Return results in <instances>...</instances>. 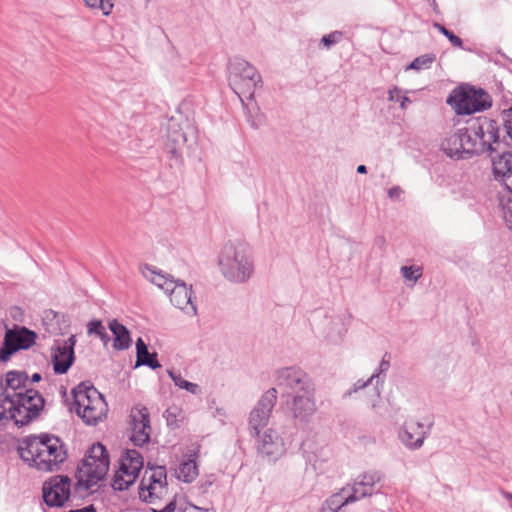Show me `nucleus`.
Wrapping results in <instances>:
<instances>
[{
  "mask_svg": "<svg viewBox=\"0 0 512 512\" xmlns=\"http://www.w3.org/2000/svg\"><path fill=\"white\" fill-rule=\"evenodd\" d=\"M131 436L130 440L136 446L149 442L151 434L150 415L146 407L134 408L130 414Z\"/></svg>",
  "mask_w": 512,
  "mask_h": 512,
  "instance_id": "a211bd4d",
  "label": "nucleus"
},
{
  "mask_svg": "<svg viewBox=\"0 0 512 512\" xmlns=\"http://www.w3.org/2000/svg\"><path fill=\"white\" fill-rule=\"evenodd\" d=\"M278 391L272 387L265 391L257 401L249 415V430L251 436H259L260 428L268 424L272 410L277 402Z\"/></svg>",
  "mask_w": 512,
  "mask_h": 512,
  "instance_id": "9b49d317",
  "label": "nucleus"
},
{
  "mask_svg": "<svg viewBox=\"0 0 512 512\" xmlns=\"http://www.w3.org/2000/svg\"><path fill=\"white\" fill-rule=\"evenodd\" d=\"M347 489L344 488L340 493L333 494L329 497L322 508L321 512H341L343 506L352 503L357 500L355 494L351 491V493L347 494Z\"/></svg>",
  "mask_w": 512,
  "mask_h": 512,
  "instance_id": "cd10ccee",
  "label": "nucleus"
},
{
  "mask_svg": "<svg viewBox=\"0 0 512 512\" xmlns=\"http://www.w3.org/2000/svg\"><path fill=\"white\" fill-rule=\"evenodd\" d=\"M75 344L76 338L74 335H71L67 340L62 342L55 341L52 347L51 360L56 374H65L73 365L75 360Z\"/></svg>",
  "mask_w": 512,
  "mask_h": 512,
  "instance_id": "f3484780",
  "label": "nucleus"
},
{
  "mask_svg": "<svg viewBox=\"0 0 512 512\" xmlns=\"http://www.w3.org/2000/svg\"><path fill=\"white\" fill-rule=\"evenodd\" d=\"M172 305L185 311L188 314L195 315L197 313L196 306L192 300V287L181 280H177L166 293Z\"/></svg>",
  "mask_w": 512,
  "mask_h": 512,
  "instance_id": "6ab92c4d",
  "label": "nucleus"
},
{
  "mask_svg": "<svg viewBox=\"0 0 512 512\" xmlns=\"http://www.w3.org/2000/svg\"><path fill=\"white\" fill-rule=\"evenodd\" d=\"M342 36L343 34L340 31H333L329 34H326L321 38L320 46H323L326 49H330L333 45L337 44L341 40Z\"/></svg>",
  "mask_w": 512,
  "mask_h": 512,
  "instance_id": "e433bc0d",
  "label": "nucleus"
},
{
  "mask_svg": "<svg viewBox=\"0 0 512 512\" xmlns=\"http://www.w3.org/2000/svg\"><path fill=\"white\" fill-rule=\"evenodd\" d=\"M98 337L102 340V342L104 343V345H107V343L110 341V337L108 335V333L106 332V329L103 330V332H101Z\"/></svg>",
  "mask_w": 512,
  "mask_h": 512,
  "instance_id": "09e8293b",
  "label": "nucleus"
},
{
  "mask_svg": "<svg viewBox=\"0 0 512 512\" xmlns=\"http://www.w3.org/2000/svg\"><path fill=\"white\" fill-rule=\"evenodd\" d=\"M167 373L171 380L174 382V384L180 389H185L186 391L194 395L200 393L199 385L183 379L180 373H177L172 369L168 370Z\"/></svg>",
  "mask_w": 512,
  "mask_h": 512,
  "instance_id": "473e14b6",
  "label": "nucleus"
},
{
  "mask_svg": "<svg viewBox=\"0 0 512 512\" xmlns=\"http://www.w3.org/2000/svg\"><path fill=\"white\" fill-rule=\"evenodd\" d=\"M68 512H96V509L94 508L93 505H88L81 509L69 510Z\"/></svg>",
  "mask_w": 512,
  "mask_h": 512,
  "instance_id": "de8ad7c7",
  "label": "nucleus"
},
{
  "mask_svg": "<svg viewBox=\"0 0 512 512\" xmlns=\"http://www.w3.org/2000/svg\"><path fill=\"white\" fill-rule=\"evenodd\" d=\"M315 388L285 400V406L296 423L308 424L317 411Z\"/></svg>",
  "mask_w": 512,
  "mask_h": 512,
  "instance_id": "f8f14e48",
  "label": "nucleus"
},
{
  "mask_svg": "<svg viewBox=\"0 0 512 512\" xmlns=\"http://www.w3.org/2000/svg\"><path fill=\"white\" fill-rule=\"evenodd\" d=\"M503 123L508 136L512 140V107L503 111Z\"/></svg>",
  "mask_w": 512,
  "mask_h": 512,
  "instance_id": "a19ab883",
  "label": "nucleus"
},
{
  "mask_svg": "<svg viewBox=\"0 0 512 512\" xmlns=\"http://www.w3.org/2000/svg\"><path fill=\"white\" fill-rule=\"evenodd\" d=\"M135 480L136 478H134L131 474L119 468L114 475L112 487L114 490L123 491L128 489L135 482Z\"/></svg>",
  "mask_w": 512,
  "mask_h": 512,
  "instance_id": "2f4dec72",
  "label": "nucleus"
},
{
  "mask_svg": "<svg viewBox=\"0 0 512 512\" xmlns=\"http://www.w3.org/2000/svg\"><path fill=\"white\" fill-rule=\"evenodd\" d=\"M381 480V474L378 471L365 472L358 476L351 488L357 500L373 494L375 485Z\"/></svg>",
  "mask_w": 512,
  "mask_h": 512,
  "instance_id": "4be33fe9",
  "label": "nucleus"
},
{
  "mask_svg": "<svg viewBox=\"0 0 512 512\" xmlns=\"http://www.w3.org/2000/svg\"><path fill=\"white\" fill-rule=\"evenodd\" d=\"M37 334L25 326L15 325L7 329L2 347L0 348V362L9 360L12 354L19 350H25L35 344Z\"/></svg>",
  "mask_w": 512,
  "mask_h": 512,
  "instance_id": "9d476101",
  "label": "nucleus"
},
{
  "mask_svg": "<svg viewBox=\"0 0 512 512\" xmlns=\"http://www.w3.org/2000/svg\"><path fill=\"white\" fill-rule=\"evenodd\" d=\"M499 127L487 117L471 118L466 126L451 132L441 143V150L450 158L468 159L474 154L496 153Z\"/></svg>",
  "mask_w": 512,
  "mask_h": 512,
  "instance_id": "f257e3e1",
  "label": "nucleus"
},
{
  "mask_svg": "<svg viewBox=\"0 0 512 512\" xmlns=\"http://www.w3.org/2000/svg\"><path fill=\"white\" fill-rule=\"evenodd\" d=\"M109 455L104 445L95 443L87 451L76 472V490H91L103 480L109 469Z\"/></svg>",
  "mask_w": 512,
  "mask_h": 512,
  "instance_id": "20e7f679",
  "label": "nucleus"
},
{
  "mask_svg": "<svg viewBox=\"0 0 512 512\" xmlns=\"http://www.w3.org/2000/svg\"><path fill=\"white\" fill-rule=\"evenodd\" d=\"M41 380V375L39 373H34L32 375V379L30 380V385L33 383V382H39Z\"/></svg>",
  "mask_w": 512,
  "mask_h": 512,
  "instance_id": "3c124183",
  "label": "nucleus"
},
{
  "mask_svg": "<svg viewBox=\"0 0 512 512\" xmlns=\"http://www.w3.org/2000/svg\"><path fill=\"white\" fill-rule=\"evenodd\" d=\"M109 329L114 335L113 347L116 350H126L131 346L132 339L129 330L116 319L109 322Z\"/></svg>",
  "mask_w": 512,
  "mask_h": 512,
  "instance_id": "a878e982",
  "label": "nucleus"
},
{
  "mask_svg": "<svg viewBox=\"0 0 512 512\" xmlns=\"http://www.w3.org/2000/svg\"><path fill=\"white\" fill-rule=\"evenodd\" d=\"M430 6L433 8L434 11H437L438 9V5H437V2L436 0H428Z\"/></svg>",
  "mask_w": 512,
  "mask_h": 512,
  "instance_id": "5fc2aeb1",
  "label": "nucleus"
},
{
  "mask_svg": "<svg viewBox=\"0 0 512 512\" xmlns=\"http://www.w3.org/2000/svg\"><path fill=\"white\" fill-rule=\"evenodd\" d=\"M433 26L441 34H443L445 37H447V39L449 40V42L451 43L452 46L463 49V41L460 37L455 35L452 31H450L449 29H447L444 25H442L440 23L435 22L433 24Z\"/></svg>",
  "mask_w": 512,
  "mask_h": 512,
  "instance_id": "f704fd0d",
  "label": "nucleus"
},
{
  "mask_svg": "<svg viewBox=\"0 0 512 512\" xmlns=\"http://www.w3.org/2000/svg\"><path fill=\"white\" fill-rule=\"evenodd\" d=\"M401 90L398 87H393L388 91V100L393 102H399L402 109L406 108L407 103L410 102L409 97L401 96Z\"/></svg>",
  "mask_w": 512,
  "mask_h": 512,
  "instance_id": "4c0bfd02",
  "label": "nucleus"
},
{
  "mask_svg": "<svg viewBox=\"0 0 512 512\" xmlns=\"http://www.w3.org/2000/svg\"><path fill=\"white\" fill-rule=\"evenodd\" d=\"M176 476L185 483H191L198 476V466L195 458L189 456L184 459L176 469Z\"/></svg>",
  "mask_w": 512,
  "mask_h": 512,
  "instance_id": "c756f323",
  "label": "nucleus"
},
{
  "mask_svg": "<svg viewBox=\"0 0 512 512\" xmlns=\"http://www.w3.org/2000/svg\"><path fill=\"white\" fill-rule=\"evenodd\" d=\"M347 331V328L345 327V325L342 323V328L338 331V340L341 341L343 336L345 335Z\"/></svg>",
  "mask_w": 512,
  "mask_h": 512,
  "instance_id": "8fccbe9b",
  "label": "nucleus"
},
{
  "mask_svg": "<svg viewBox=\"0 0 512 512\" xmlns=\"http://www.w3.org/2000/svg\"><path fill=\"white\" fill-rule=\"evenodd\" d=\"M176 411H177V408L174 407V408H169L165 411V417H166V420H167V423L168 425H174L177 421L176 419Z\"/></svg>",
  "mask_w": 512,
  "mask_h": 512,
  "instance_id": "c03bdc74",
  "label": "nucleus"
},
{
  "mask_svg": "<svg viewBox=\"0 0 512 512\" xmlns=\"http://www.w3.org/2000/svg\"><path fill=\"white\" fill-rule=\"evenodd\" d=\"M18 453L30 466L46 472L58 470L67 458L61 440L48 434L25 437L18 445Z\"/></svg>",
  "mask_w": 512,
  "mask_h": 512,
  "instance_id": "f03ea898",
  "label": "nucleus"
},
{
  "mask_svg": "<svg viewBox=\"0 0 512 512\" xmlns=\"http://www.w3.org/2000/svg\"><path fill=\"white\" fill-rule=\"evenodd\" d=\"M436 60L434 54H423L416 57L407 67V69L423 70L431 67L432 63Z\"/></svg>",
  "mask_w": 512,
  "mask_h": 512,
  "instance_id": "72a5a7b5",
  "label": "nucleus"
},
{
  "mask_svg": "<svg viewBox=\"0 0 512 512\" xmlns=\"http://www.w3.org/2000/svg\"><path fill=\"white\" fill-rule=\"evenodd\" d=\"M274 376L275 383L281 390V397L284 400L303 392L307 393L308 390L315 388L311 377L297 366L277 369Z\"/></svg>",
  "mask_w": 512,
  "mask_h": 512,
  "instance_id": "0eeeda50",
  "label": "nucleus"
},
{
  "mask_svg": "<svg viewBox=\"0 0 512 512\" xmlns=\"http://www.w3.org/2000/svg\"><path fill=\"white\" fill-rule=\"evenodd\" d=\"M378 377V374H372L367 380H362V379H359L357 380L354 385H353V389L351 390H348L346 393H345V396H349L351 395L353 392H357L361 389H364L365 387H367L368 385L372 384L374 381H375V378Z\"/></svg>",
  "mask_w": 512,
  "mask_h": 512,
  "instance_id": "ea45409f",
  "label": "nucleus"
},
{
  "mask_svg": "<svg viewBox=\"0 0 512 512\" xmlns=\"http://www.w3.org/2000/svg\"><path fill=\"white\" fill-rule=\"evenodd\" d=\"M433 422L427 425L418 421H405L399 431V439L410 450H417L429 436Z\"/></svg>",
  "mask_w": 512,
  "mask_h": 512,
  "instance_id": "dca6fc26",
  "label": "nucleus"
},
{
  "mask_svg": "<svg viewBox=\"0 0 512 512\" xmlns=\"http://www.w3.org/2000/svg\"><path fill=\"white\" fill-rule=\"evenodd\" d=\"M136 367L138 366H148L149 368L155 370L161 367L157 359V353H150L148 350V346L143 341L142 338H138L136 341Z\"/></svg>",
  "mask_w": 512,
  "mask_h": 512,
  "instance_id": "bb28decb",
  "label": "nucleus"
},
{
  "mask_svg": "<svg viewBox=\"0 0 512 512\" xmlns=\"http://www.w3.org/2000/svg\"><path fill=\"white\" fill-rule=\"evenodd\" d=\"M402 194V189L399 186H394L388 190V196L391 199H398Z\"/></svg>",
  "mask_w": 512,
  "mask_h": 512,
  "instance_id": "49530a36",
  "label": "nucleus"
},
{
  "mask_svg": "<svg viewBox=\"0 0 512 512\" xmlns=\"http://www.w3.org/2000/svg\"><path fill=\"white\" fill-rule=\"evenodd\" d=\"M376 244L379 245V246H382L385 244V238L382 237V236H379L376 238Z\"/></svg>",
  "mask_w": 512,
  "mask_h": 512,
  "instance_id": "864d4df0",
  "label": "nucleus"
},
{
  "mask_svg": "<svg viewBox=\"0 0 512 512\" xmlns=\"http://www.w3.org/2000/svg\"><path fill=\"white\" fill-rule=\"evenodd\" d=\"M143 465L144 461L142 455L137 450L127 449L120 459L119 468L125 470L137 479Z\"/></svg>",
  "mask_w": 512,
  "mask_h": 512,
  "instance_id": "393cba45",
  "label": "nucleus"
},
{
  "mask_svg": "<svg viewBox=\"0 0 512 512\" xmlns=\"http://www.w3.org/2000/svg\"><path fill=\"white\" fill-rule=\"evenodd\" d=\"M141 274L148 281L164 290L165 293L170 291L171 286L177 281L171 275L158 271L155 267L144 265L141 267Z\"/></svg>",
  "mask_w": 512,
  "mask_h": 512,
  "instance_id": "b1692460",
  "label": "nucleus"
},
{
  "mask_svg": "<svg viewBox=\"0 0 512 512\" xmlns=\"http://www.w3.org/2000/svg\"><path fill=\"white\" fill-rule=\"evenodd\" d=\"M15 408L10 417L13 418L15 425L23 427L33 420L37 419L44 408L45 400L35 389H25L23 393L12 398Z\"/></svg>",
  "mask_w": 512,
  "mask_h": 512,
  "instance_id": "6e6552de",
  "label": "nucleus"
},
{
  "mask_svg": "<svg viewBox=\"0 0 512 512\" xmlns=\"http://www.w3.org/2000/svg\"><path fill=\"white\" fill-rule=\"evenodd\" d=\"M221 275L234 284L247 283L254 274V257L251 248L244 243L228 242L218 255Z\"/></svg>",
  "mask_w": 512,
  "mask_h": 512,
  "instance_id": "7ed1b4c3",
  "label": "nucleus"
},
{
  "mask_svg": "<svg viewBox=\"0 0 512 512\" xmlns=\"http://www.w3.org/2000/svg\"><path fill=\"white\" fill-rule=\"evenodd\" d=\"M2 394L10 395V399L23 393L25 389H31L30 379L24 371H9L5 375V382H1Z\"/></svg>",
  "mask_w": 512,
  "mask_h": 512,
  "instance_id": "412c9836",
  "label": "nucleus"
},
{
  "mask_svg": "<svg viewBox=\"0 0 512 512\" xmlns=\"http://www.w3.org/2000/svg\"><path fill=\"white\" fill-rule=\"evenodd\" d=\"M401 273L405 279L415 282L422 276L421 268L415 266H402Z\"/></svg>",
  "mask_w": 512,
  "mask_h": 512,
  "instance_id": "58836bf2",
  "label": "nucleus"
},
{
  "mask_svg": "<svg viewBox=\"0 0 512 512\" xmlns=\"http://www.w3.org/2000/svg\"><path fill=\"white\" fill-rule=\"evenodd\" d=\"M213 483H214V479H212L211 477H209L205 480H201L197 485L198 493L199 494L208 493V491H209L210 487L213 485Z\"/></svg>",
  "mask_w": 512,
  "mask_h": 512,
  "instance_id": "37998d69",
  "label": "nucleus"
},
{
  "mask_svg": "<svg viewBox=\"0 0 512 512\" xmlns=\"http://www.w3.org/2000/svg\"><path fill=\"white\" fill-rule=\"evenodd\" d=\"M103 330H105V327L100 320H92L87 325L88 334H96L98 336Z\"/></svg>",
  "mask_w": 512,
  "mask_h": 512,
  "instance_id": "79ce46f5",
  "label": "nucleus"
},
{
  "mask_svg": "<svg viewBox=\"0 0 512 512\" xmlns=\"http://www.w3.org/2000/svg\"><path fill=\"white\" fill-rule=\"evenodd\" d=\"M139 486V498L155 503L167 494V472L164 466H149Z\"/></svg>",
  "mask_w": 512,
  "mask_h": 512,
  "instance_id": "1a4fd4ad",
  "label": "nucleus"
},
{
  "mask_svg": "<svg viewBox=\"0 0 512 512\" xmlns=\"http://www.w3.org/2000/svg\"><path fill=\"white\" fill-rule=\"evenodd\" d=\"M187 142L185 133L182 132L178 123L170 119L167 126L166 149L173 157L181 156V148Z\"/></svg>",
  "mask_w": 512,
  "mask_h": 512,
  "instance_id": "5701e85b",
  "label": "nucleus"
},
{
  "mask_svg": "<svg viewBox=\"0 0 512 512\" xmlns=\"http://www.w3.org/2000/svg\"><path fill=\"white\" fill-rule=\"evenodd\" d=\"M86 5L92 9L101 10L103 15H109L113 9V3L110 0H84Z\"/></svg>",
  "mask_w": 512,
  "mask_h": 512,
  "instance_id": "c9c22d12",
  "label": "nucleus"
},
{
  "mask_svg": "<svg viewBox=\"0 0 512 512\" xmlns=\"http://www.w3.org/2000/svg\"><path fill=\"white\" fill-rule=\"evenodd\" d=\"M43 500L49 507H62L70 497L71 479L65 475H56L43 484Z\"/></svg>",
  "mask_w": 512,
  "mask_h": 512,
  "instance_id": "4468645a",
  "label": "nucleus"
},
{
  "mask_svg": "<svg viewBox=\"0 0 512 512\" xmlns=\"http://www.w3.org/2000/svg\"><path fill=\"white\" fill-rule=\"evenodd\" d=\"M176 510V504L174 501H170L167 503L162 509H154L152 508V512H175Z\"/></svg>",
  "mask_w": 512,
  "mask_h": 512,
  "instance_id": "a18cd8bd",
  "label": "nucleus"
},
{
  "mask_svg": "<svg viewBox=\"0 0 512 512\" xmlns=\"http://www.w3.org/2000/svg\"><path fill=\"white\" fill-rule=\"evenodd\" d=\"M228 82L241 102L252 99L256 86L262 82L257 69L243 58H234L228 63Z\"/></svg>",
  "mask_w": 512,
  "mask_h": 512,
  "instance_id": "423d86ee",
  "label": "nucleus"
},
{
  "mask_svg": "<svg viewBox=\"0 0 512 512\" xmlns=\"http://www.w3.org/2000/svg\"><path fill=\"white\" fill-rule=\"evenodd\" d=\"M492 105L491 97L482 89L464 92L455 100V111L458 115H470L484 111Z\"/></svg>",
  "mask_w": 512,
  "mask_h": 512,
  "instance_id": "2eb2a0df",
  "label": "nucleus"
},
{
  "mask_svg": "<svg viewBox=\"0 0 512 512\" xmlns=\"http://www.w3.org/2000/svg\"><path fill=\"white\" fill-rule=\"evenodd\" d=\"M14 402L10 399V395L0 393V427L6 425L13 420L10 415L13 414Z\"/></svg>",
  "mask_w": 512,
  "mask_h": 512,
  "instance_id": "7c9ffc66",
  "label": "nucleus"
},
{
  "mask_svg": "<svg viewBox=\"0 0 512 512\" xmlns=\"http://www.w3.org/2000/svg\"><path fill=\"white\" fill-rule=\"evenodd\" d=\"M284 432L280 433L275 427L267 428L262 434L259 432L257 441L258 454L268 461H276L286 452V439Z\"/></svg>",
  "mask_w": 512,
  "mask_h": 512,
  "instance_id": "ddd939ff",
  "label": "nucleus"
},
{
  "mask_svg": "<svg viewBox=\"0 0 512 512\" xmlns=\"http://www.w3.org/2000/svg\"><path fill=\"white\" fill-rule=\"evenodd\" d=\"M357 173H359V174L367 173V167L365 165H363V164L359 165L357 167Z\"/></svg>",
  "mask_w": 512,
  "mask_h": 512,
  "instance_id": "603ef678",
  "label": "nucleus"
},
{
  "mask_svg": "<svg viewBox=\"0 0 512 512\" xmlns=\"http://www.w3.org/2000/svg\"><path fill=\"white\" fill-rule=\"evenodd\" d=\"M494 179L512 193V152L490 153Z\"/></svg>",
  "mask_w": 512,
  "mask_h": 512,
  "instance_id": "aec40b11",
  "label": "nucleus"
},
{
  "mask_svg": "<svg viewBox=\"0 0 512 512\" xmlns=\"http://www.w3.org/2000/svg\"><path fill=\"white\" fill-rule=\"evenodd\" d=\"M77 415L87 425H96L108 412L104 396L88 382H81L72 390Z\"/></svg>",
  "mask_w": 512,
  "mask_h": 512,
  "instance_id": "39448f33",
  "label": "nucleus"
},
{
  "mask_svg": "<svg viewBox=\"0 0 512 512\" xmlns=\"http://www.w3.org/2000/svg\"><path fill=\"white\" fill-rule=\"evenodd\" d=\"M390 367L389 355L386 353L381 362L378 365V368L373 372V374H378V377L375 378V387H374V395L371 400V408L375 409L380 402L381 388L384 383L385 373L388 371Z\"/></svg>",
  "mask_w": 512,
  "mask_h": 512,
  "instance_id": "c85d7f7f",
  "label": "nucleus"
}]
</instances>
